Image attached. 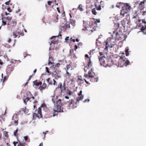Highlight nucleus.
Wrapping results in <instances>:
<instances>
[{
    "label": "nucleus",
    "instance_id": "f257e3e1",
    "mask_svg": "<svg viewBox=\"0 0 146 146\" xmlns=\"http://www.w3.org/2000/svg\"><path fill=\"white\" fill-rule=\"evenodd\" d=\"M119 4L121 6L123 5V6L122 7V9L121 11L120 14L124 16L125 13H127L130 11L131 7L127 3L124 4L123 3L120 2Z\"/></svg>",
    "mask_w": 146,
    "mask_h": 146
},
{
    "label": "nucleus",
    "instance_id": "f03ea898",
    "mask_svg": "<svg viewBox=\"0 0 146 146\" xmlns=\"http://www.w3.org/2000/svg\"><path fill=\"white\" fill-rule=\"evenodd\" d=\"M46 106L44 104H42L40 107H39L37 111H36L37 113H35L33 114V116L34 117H36L38 118H40L42 117V113H41V108L45 106Z\"/></svg>",
    "mask_w": 146,
    "mask_h": 146
},
{
    "label": "nucleus",
    "instance_id": "7ed1b4c3",
    "mask_svg": "<svg viewBox=\"0 0 146 146\" xmlns=\"http://www.w3.org/2000/svg\"><path fill=\"white\" fill-rule=\"evenodd\" d=\"M125 58L124 57L121 56L120 58L118 61L117 65L118 67H122L124 65V62H125Z\"/></svg>",
    "mask_w": 146,
    "mask_h": 146
},
{
    "label": "nucleus",
    "instance_id": "20e7f679",
    "mask_svg": "<svg viewBox=\"0 0 146 146\" xmlns=\"http://www.w3.org/2000/svg\"><path fill=\"white\" fill-rule=\"evenodd\" d=\"M116 39L118 40L123 41L125 40L126 36L123 34H119L118 33H116Z\"/></svg>",
    "mask_w": 146,
    "mask_h": 146
},
{
    "label": "nucleus",
    "instance_id": "39448f33",
    "mask_svg": "<svg viewBox=\"0 0 146 146\" xmlns=\"http://www.w3.org/2000/svg\"><path fill=\"white\" fill-rule=\"evenodd\" d=\"M61 105L59 104V105H56L57 110L54 111V113L52 115V116L54 117L56 115V114H55L56 112H63L62 108V109Z\"/></svg>",
    "mask_w": 146,
    "mask_h": 146
},
{
    "label": "nucleus",
    "instance_id": "423d86ee",
    "mask_svg": "<svg viewBox=\"0 0 146 146\" xmlns=\"http://www.w3.org/2000/svg\"><path fill=\"white\" fill-rule=\"evenodd\" d=\"M144 1H141L139 4L138 7L141 10H143L145 7V1H146V0H143Z\"/></svg>",
    "mask_w": 146,
    "mask_h": 146
},
{
    "label": "nucleus",
    "instance_id": "0eeeda50",
    "mask_svg": "<svg viewBox=\"0 0 146 146\" xmlns=\"http://www.w3.org/2000/svg\"><path fill=\"white\" fill-rule=\"evenodd\" d=\"M105 48H104V50L106 51H108V48H111L113 47L114 45V44H113L109 45L108 42H105Z\"/></svg>",
    "mask_w": 146,
    "mask_h": 146
},
{
    "label": "nucleus",
    "instance_id": "6e6552de",
    "mask_svg": "<svg viewBox=\"0 0 146 146\" xmlns=\"http://www.w3.org/2000/svg\"><path fill=\"white\" fill-rule=\"evenodd\" d=\"M107 60L106 57L104 56H101V65L105 66H106V62Z\"/></svg>",
    "mask_w": 146,
    "mask_h": 146
},
{
    "label": "nucleus",
    "instance_id": "1a4fd4ad",
    "mask_svg": "<svg viewBox=\"0 0 146 146\" xmlns=\"http://www.w3.org/2000/svg\"><path fill=\"white\" fill-rule=\"evenodd\" d=\"M133 19L134 20V22L137 24L139 23L141 21V20L139 19V16L137 15H136L135 16H133Z\"/></svg>",
    "mask_w": 146,
    "mask_h": 146
},
{
    "label": "nucleus",
    "instance_id": "9d476101",
    "mask_svg": "<svg viewBox=\"0 0 146 146\" xmlns=\"http://www.w3.org/2000/svg\"><path fill=\"white\" fill-rule=\"evenodd\" d=\"M82 91L81 90L80 92V93L78 94L79 96L77 98V101L78 102H79L80 100H82L84 97V96L82 94Z\"/></svg>",
    "mask_w": 146,
    "mask_h": 146
},
{
    "label": "nucleus",
    "instance_id": "9b49d317",
    "mask_svg": "<svg viewBox=\"0 0 146 146\" xmlns=\"http://www.w3.org/2000/svg\"><path fill=\"white\" fill-rule=\"evenodd\" d=\"M99 39V38L98 39H96V49L98 48V49H99L100 48V42L99 40L98 39Z\"/></svg>",
    "mask_w": 146,
    "mask_h": 146
},
{
    "label": "nucleus",
    "instance_id": "f8f14e48",
    "mask_svg": "<svg viewBox=\"0 0 146 146\" xmlns=\"http://www.w3.org/2000/svg\"><path fill=\"white\" fill-rule=\"evenodd\" d=\"M15 115H14V116H13L12 118V120H14V123L16 125H17L18 124V120L17 119V115H16V114L15 115V117H17V119L16 120H14V116H15Z\"/></svg>",
    "mask_w": 146,
    "mask_h": 146
},
{
    "label": "nucleus",
    "instance_id": "ddd939ff",
    "mask_svg": "<svg viewBox=\"0 0 146 146\" xmlns=\"http://www.w3.org/2000/svg\"><path fill=\"white\" fill-rule=\"evenodd\" d=\"M46 84L44 83L42 85V86L40 87L39 89L40 90L44 89L46 87Z\"/></svg>",
    "mask_w": 146,
    "mask_h": 146
},
{
    "label": "nucleus",
    "instance_id": "4468645a",
    "mask_svg": "<svg viewBox=\"0 0 146 146\" xmlns=\"http://www.w3.org/2000/svg\"><path fill=\"white\" fill-rule=\"evenodd\" d=\"M72 101L73 100H72L71 101H70L69 102H65V103L67 104H68V105H69V107H70L71 104H72Z\"/></svg>",
    "mask_w": 146,
    "mask_h": 146
},
{
    "label": "nucleus",
    "instance_id": "2eb2a0df",
    "mask_svg": "<svg viewBox=\"0 0 146 146\" xmlns=\"http://www.w3.org/2000/svg\"><path fill=\"white\" fill-rule=\"evenodd\" d=\"M78 9H79L80 11H83V9L82 8V4H80L77 8Z\"/></svg>",
    "mask_w": 146,
    "mask_h": 146
},
{
    "label": "nucleus",
    "instance_id": "dca6fc26",
    "mask_svg": "<svg viewBox=\"0 0 146 146\" xmlns=\"http://www.w3.org/2000/svg\"><path fill=\"white\" fill-rule=\"evenodd\" d=\"M30 99H31V98L27 97L26 98H25V99H23V102L25 104H26L27 102Z\"/></svg>",
    "mask_w": 146,
    "mask_h": 146
},
{
    "label": "nucleus",
    "instance_id": "f3484780",
    "mask_svg": "<svg viewBox=\"0 0 146 146\" xmlns=\"http://www.w3.org/2000/svg\"><path fill=\"white\" fill-rule=\"evenodd\" d=\"M4 19H5L6 21H11L12 19V18L10 17L7 16L6 17H4Z\"/></svg>",
    "mask_w": 146,
    "mask_h": 146
},
{
    "label": "nucleus",
    "instance_id": "a211bd4d",
    "mask_svg": "<svg viewBox=\"0 0 146 146\" xmlns=\"http://www.w3.org/2000/svg\"><path fill=\"white\" fill-rule=\"evenodd\" d=\"M146 30V26H142L141 29V30L144 33H145V31Z\"/></svg>",
    "mask_w": 146,
    "mask_h": 146
},
{
    "label": "nucleus",
    "instance_id": "6ab92c4d",
    "mask_svg": "<svg viewBox=\"0 0 146 146\" xmlns=\"http://www.w3.org/2000/svg\"><path fill=\"white\" fill-rule=\"evenodd\" d=\"M121 23L123 27H125V21L124 20H123L122 21H121Z\"/></svg>",
    "mask_w": 146,
    "mask_h": 146
},
{
    "label": "nucleus",
    "instance_id": "aec40b11",
    "mask_svg": "<svg viewBox=\"0 0 146 146\" xmlns=\"http://www.w3.org/2000/svg\"><path fill=\"white\" fill-rule=\"evenodd\" d=\"M130 62L128 60H127L125 62H124V65L125 66H127L130 64Z\"/></svg>",
    "mask_w": 146,
    "mask_h": 146
},
{
    "label": "nucleus",
    "instance_id": "412c9836",
    "mask_svg": "<svg viewBox=\"0 0 146 146\" xmlns=\"http://www.w3.org/2000/svg\"><path fill=\"white\" fill-rule=\"evenodd\" d=\"M50 78H49L48 79H46V80L49 84L51 85L52 84V81H50Z\"/></svg>",
    "mask_w": 146,
    "mask_h": 146
},
{
    "label": "nucleus",
    "instance_id": "4be33fe9",
    "mask_svg": "<svg viewBox=\"0 0 146 146\" xmlns=\"http://www.w3.org/2000/svg\"><path fill=\"white\" fill-rule=\"evenodd\" d=\"M88 68L91 67L92 66V64L90 59V61L88 63Z\"/></svg>",
    "mask_w": 146,
    "mask_h": 146
},
{
    "label": "nucleus",
    "instance_id": "5701e85b",
    "mask_svg": "<svg viewBox=\"0 0 146 146\" xmlns=\"http://www.w3.org/2000/svg\"><path fill=\"white\" fill-rule=\"evenodd\" d=\"M56 105H59V104L62 105L61 102V100L60 99H58V100L56 101Z\"/></svg>",
    "mask_w": 146,
    "mask_h": 146
},
{
    "label": "nucleus",
    "instance_id": "b1692460",
    "mask_svg": "<svg viewBox=\"0 0 146 146\" xmlns=\"http://www.w3.org/2000/svg\"><path fill=\"white\" fill-rule=\"evenodd\" d=\"M129 49H125V52L126 55L127 56H129Z\"/></svg>",
    "mask_w": 146,
    "mask_h": 146
},
{
    "label": "nucleus",
    "instance_id": "393cba45",
    "mask_svg": "<svg viewBox=\"0 0 146 146\" xmlns=\"http://www.w3.org/2000/svg\"><path fill=\"white\" fill-rule=\"evenodd\" d=\"M58 42L57 41H54V40H52V41L51 42L50 45H51L52 44H57Z\"/></svg>",
    "mask_w": 146,
    "mask_h": 146
},
{
    "label": "nucleus",
    "instance_id": "a878e982",
    "mask_svg": "<svg viewBox=\"0 0 146 146\" xmlns=\"http://www.w3.org/2000/svg\"><path fill=\"white\" fill-rule=\"evenodd\" d=\"M92 12L94 15H96L97 13L96 12V10L95 9H93L92 10Z\"/></svg>",
    "mask_w": 146,
    "mask_h": 146
},
{
    "label": "nucleus",
    "instance_id": "bb28decb",
    "mask_svg": "<svg viewBox=\"0 0 146 146\" xmlns=\"http://www.w3.org/2000/svg\"><path fill=\"white\" fill-rule=\"evenodd\" d=\"M94 75L92 74L91 72H88V76L90 78H92L94 77Z\"/></svg>",
    "mask_w": 146,
    "mask_h": 146
},
{
    "label": "nucleus",
    "instance_id": "cd10ccee",
    "mask_svg": "<svg viewBox=\"0 0 146 146\" xmlns=\"http://www.w3.org/2000/svg\"><path fill=\"white\" fill-rule=\"evenodd\" d=\"M42 82H36L35 84L36 86H39L40 85L42 84Z\"/></svg>",
    "mask_w": 146,
    "mask_h": 146
},
{
    "label": "nucleus",
    "instance_id": "c85d7f7f",
    "mask_svg": "<svg viewBox=\"0 0 146 146\" xmlns=\"http://www.w3.org/2000/svg\"><path fill=\"white\" fill-rule=\"evenodd\" d=\"M4 134L5 137H8V135L7 133V132L6 131H5L4 132Z\"/></svg>",
    "mask_w": 146,
    "mask_h": 146
},
{
    "label": "nucleus",
    "instance_id": "c756f323",
    "mask_svg": "<svg viewBox=\"0 0 146 146\" xmlns=\"http://www.w3.org/2000/svg\"><path fill=\"white\" fill-rule=\"evenodd\" d=\"M88 67L87 66H85L84 68V71L85 72H86L87 70L88 69Z\"/></svg>",
    "mask_w": 146,
    "mask_h": 146
},
{
    "label": "nucleus",
    "instance_id": "7c9ffc66",
    "mask_svg": "<svg viewBox=\"0 0 146 146\" xmlns=\"http://www.w3.org/2000/svg\"><path fill=\"white\" fill-rule=\"evenodd\" d=\"M59 36H62L61 35V34H60L59 36H52V37L50 38V39H52L53 38H55V37H59Z\"/></svg>",
    "mask_w": 146,
    "mask_h": 146
},
{
    "label": "nucleus",
    "instance_id": "2f4dec72",
    "mask_svg": "<svg viewBox=\"0 0 146 146\" xmlns=\"http://www.w3.org/2000/svg\"><path fill=\"white\" fill-rule=\"evenodd\" d=\"M18 129H17L15 130V131L14 132V135L15 136H17V132Z\"/></svg>",
    "mask_w": 146,
    "mask_h": 146
},
{
    "label": "nucleus",
    "instance_id": "473e14b6",
    "mask_svg": "<svg viewBox=\"0 0 146 146\" xmlns=\"http://www.w3.org/2000/svg\"><path fill=\"white\" fill-rule=\"evenodd\" d=\"M45 69H46V72L48 74L50 73V72L48 70V68L47 67H46V68H45Z\"/></svg>",
    "mask_w": 146,
    "mask_h": 146
},
{
    "label": "nucleus",
    "instance_id": "72a5a7b5",
    "mask_svg": "<svg viewBox=\"0 0 146 146\" xmlns=\"http://www.w3.org/2000/svg\"><path fill=\"white\" fill-rule=\"evenodd\" d=\"M2 23H3V24H2V26L3 25H6V21H2Z\"/></svg>",
    "mask_w": 146,
    "mask_h": 146
},
{
    "label": "nucleus",
    "instance_id": "f704fd0d",
    "mask_svg": "<svg viewBox=\"0 0 146 146\" xmlns=\"http://www.w3.org/2000/svg\"><path fill=\"white\" fill-rule=\"evenodd\" d=\"M24 138L25 140L26 141H27V140L28 139V136H24Z\"/></svg>",
    "mask_w": 146,
    "mask_h": 146
},
{
    "label": "nucleus",
    "instance_id": "c9c22d12",
    "mask_svg": "<svg viewBox=\"0 0 146 146\" xmlns=\"http://www.w3.org/2000/svg\"><path fill=\"white\" fill-rule=\"evenodd\" d=\"M11 0H9V1L6 2L5 3V4L6 5H8L9 4V3L10 1Z\"/></svg>",
    "mask_w": 146,
    "mask_h": 146
},
{
    "label": "nucleus",
    "instance_id": "e433bc0d",
    "mask_svg": "<svg viewBox=\"0 0 146 146\" xmlns=\"http://www.w3.org/2000/svg\"><path fill=\"white\" fill-rule=\"evenodd\" d=\"M68 94L69 95H71L72 94V93L69 90L68 92Z\"/></svg>",
    "mask_w": 146,
    "mask_h": 146
},
{
    "label": "nucleus",
    "instance_id": "4c0bfd02",
    "mask_svg": "<svg viewBox=\"0 0 146 146\" xmlns=\"http://www.w3.org/2000/svg\"><path fill=\"white\" fill-rule=\"evenodd\" d=\"M7 10L9 12H11V10L9 7L7 8Z\"/></svg>",
    "mask_w": 146,
    "mask_h": 146
},
{
    "label": "nucleus",
    "instance_id": "58836bf2",
    "mask_svg": "<svg viewBox=\"0 0 146 146\" xmlns=\"http://www.w3.org/2000/svg\"><path fill=\"white\" fill-rule=\"evenodd\" d=\"M96 23L97 22V23H100V19H96V21L95 22Z\"/></svg>",
    "mask_w": 146,
    "mask_h": 146
},
{
    "label": "nucleus",
    "instance_id": "ea45409f",
    "mask_svg": "<svg viewBox=\"0 0 146 146\" xmlns=\"http://www.w3.org/2000/svg\"><path fill=\"white\" fill-rule=\"evenodd\" d=\"M17 146H25V145H23L22 143H19L18 145Z\"/></svg>",
    "mask_w": 146,
    "mask_h": 146
},
{
    "label": "nucleus",
    "instance_id": "a19ab883",
    "mask_svg": "<svg viewBox=\"0 0 146 146\" xmlns=\"http://www.w3.org/2000/svg\"><path fill=\"white\" fill-rule=\"evenodd\" d=\"M142 22L143 23H144V24H146V22L145 21V19H143V20H142Z\"/></svg>",
    "mask_w": 146,
    "mask_h": 146
},
{
    "label": "nucleus",
    "instance_id": "79ce46f5",
    "mask_svg": "<svg viewBox=\"0 0 146 146\" xmlns=\"http://www.w3.org/2000/svg\"><path fill=\"white\" fill-rule=\"evenodd\" d=\"M74 47H75L74 50H76L78 48V46L76 45H75Z\"/></svg>",
    "mask_w": 146,
    "mask_h": 146
},
{
    "label": "nucleus",
    "instance_id": "37998d69",
    "mask_svg": "<svg viewBox=\"0 0 146 146\" xmlns=\"http://www.w3.org/2000/svg\"><path fill=\"white\" fill-rule=\"evenodd\" d=\"M90 100L89 99H86L84 101V102H86L87 101H88V102H89Z\"/></svg>",
    "mask_w": 146,
    "mask_h": 146
},
{
    "label": "nucleus",
    "instance_id": "c03bdc74",
    "mask_svg": "<svg viewBox=\"0 0 146 146\" xmlns=\"http://www.w3.org/2000/svg\"><path fill=\"white\" fill-rule=\"evenodd\" d=\"M47 3H48V5H51L50 3H52V2L50 1H48V2Z\"/></svg>",
    "mask_w": 146,
    "mask_h": 146
},
{
    "label": "nucleus",
    "instance_id": "a18cd8bd",
    "mask_svg": "<svg viewBox=\"0 0 146 146\" xmlns=\"http://www.w3.org/2000/svg\"><path fill=\"white\" fill-rule=\"evenodd\" d=\"M71 22V24H72V25L73 26H74L75 25V21H73V23H72V22Z\"/></svg>",
    "mask_w": 146,
    "mask_h": 146
},
{
    "label": "nucleus",
    "instance_id": "49530a36",
    "mask_svg": "<svg viewBox=\"0 0 146 146\" xmlns=\"http://www.w3.org/2000/svg\"><path fill=\"white\" fill-rule=\"evenodd\" d=\"M84 76L86 78H87L88 76L87 74H85L84 75Z\"/></svg>",
    "mask_w": 146,
    "mask_h": 146
},
{
    "label": "nucleus",
    "instance_id": "de8ad7c7",
    "mask_svg": "<svg viewBox=\"0 0 146 146\" xmlns=\"http://www.w3.org/2000/svg\"><path fill=\"white\" fill-rule=\"evenodd\" d=\"M53 82H54L53 83V84L54 85H55V83L56 82L54 79H53Z\"/></svg>",
    "mask_w": 146,
    "mask_h": 146
},
{
    "label": "nucleus",
    "instance_id": "09e8293b",
    "mask_svg": "<svg viewBox=\"0 0 146 146\" xmlns=\"http://www.w3.org/2000/svg\"><path fill=\"white\" fill-rule=\"evenodd\" d=\"M69 37L68 36V37H67L65 39V40H69Z\"/></svg>",
    "mask_w": 146,
    "mask_h": 146
},
{
    "label": "nucleus",
    "instance_id": "8fccbe9b",
    "mask_svg": "<svg viewBox=\"0 0 146 146\" xmlns=\"http://www.w3.org/2000/svg\"><path fill=\"white\" fill-rule=\"evenodd\" d=\"M141 26V25L139 24V25H137L136 26V28H138L139 27H140Z\"/></svg>",
    "mask_w": 146,
    "mask_h": 146
},
{
    "label": "nucleus",
    "instance_id": "3c124183",
    "mask_svg": "<svg viewBox=\"0 0 146 146\" xmlns=\"http://www.w3.org/2000/svg\"><path fill=\"white\" fill-rule=\"evenodd\" d=\"M97 10H100V5H99V6L98 8L97 9Z\"/></svg>",
    "mask_w": 146,
    "mask_h": 146
},
{
    "label": "nucleus",
    "instance_id": "603ef678",
    "mask_svg": "<svg viewBox=\"0 0 146 146\" xmlns=\"http://www.w3.org/2000/svg\"><path fill=\"white\" fill-rule=\"evenodd\" d=\"M82 44V43H81V42H80V43H78V46H79V47H78V48H80V47L79 46L80 45H81Z\"/></svg>",
    "mask_w": 146,
    "mask_h": 146
},
{
    "label": "nucleus",
    "instance_id": "864d4df0",
    "mask_svg": "<svg viewBox=\"0 0 146 146\" xmlns=\"http://www.w3.org/2000/svg\"><path fill=\"white\" fill-rule=\"evenodd\" d=\"M13 35L14 36L15 38H16L17 37V35H16L15 34H14V33H13Z\"/></svg>",
    "mask_w": 146,
    "mask_h": 146
},
{
    "label": "nucleus",
    "instance_id": "5fc2aeb1",
    "mask_svg": "<svg viewBox=\"0 0 146 146\" xmlns=\"http://www.w3.org/2000/svg\"><path fill=\"white\" fill-rule=\"evenodd\" d=\"M66 73L67 74V75H68V76H70V73H69V72H68L67 71V70L66 71Z\"/></svg>",
    "mask_w": 146,
    "mask_h": 146
},
{
    "label": "nucleus",
    "instance_id": "6e6d98bb",
    "mask_svg": "<svg viewBox=\"0 0 146 146\" xmlns=\"http://www.w3.org/2000/svg\"><path fill=\"white\" fill-rule=\"evenodd\" d=\"M68 27L69 28H70V25H68V24L66 25V27L67 28Z\"/></svg>",
    "mask_w": 146,
    "mask_h": 146
},
{
    "label": "nucleus",
    "instance_id": "4d7b16f0",
    "mask_svg": "<svg viewBox=\"0 0 146 146\" xmlns=\"http://www.w3.org/2000/svg\"><path fill=\"white\" fill-rule=\"evenodd\" d=\"M84 80L85 81V82H86L87 84H88L89 83L88 81H86V79H84Z\"/></svg>",
    "mask_w": 146,
    "mask_h": 146
},
{
    "label": "nucleus",
    "instance_id": "13d9d810",
    "mask_svg": "<svg viewBox=\"0 0 146 146\" xmlns=\"http://www.w3.org/2000/svg\"><path fill=\"white\" fill-rule=\"evenodd\" d=\"M31 76H29V78L28 79V81H29V80H30V79H31Z\"/></svg>",
    "mask_w": 146,
    "mask_h": 146
},
{
    "label": "nucleus",
    "instance_id": "bf43d9fd",
    "mask_svg": "<svg viewBox=\"0 0 146 146\" xmlns=\"http://www.w3.org/2000/svg\"><path fill=\"white\" fill-rule=\"evenodd\" d=\"M65 98L66 99H69V97L68 96H65Z\"/></svg>",
    "mask_w": 146,
    "mask_h": 146
},
{
    "label": "nucleus",
    "instance_id": "052dcab7",
    "mask_svg": "<svg viewBox=\"0 0 146 146\" xmlns=\"http://www.w3.org/2000/svg\"><path fill=\"white\" fill-rule=\"evenodd\" d=\"M11 39L9 38L8 40V42L9 43L11 41Z\"/></svg>",
    "mask_w": 146,
    "mask_h": 146
},
{
    "label": "nucleus",
    "instance_id": "680f3d73",
    "mask_svg": "<svg viewBox=\"0 0 146 146\" xmlns=\"http://www.w3.org/2000/svg\"><path fill=\"white\" fill-rule=\"evenodd\" d=\"M116 6L118 8H120V6L119 5H116Z\"/></svg>",
    "mask_w": 146,
    "mask_h": 146
},
{
    "label": "nucleus",
    "instance_id": "e2e57ef3",
    "mask_svg": "<svg viewBox=\"0 0 146 146\" xmlns=\"http://www.w3.org/2000/svg\"><path fill=\"white\" fill-rule=\"evenodd\" d=\"M52 64V62H51L50 60H49V62H48V64Z\"/></svg>",
    "mask_w": 146,
    "mask_h": 146
},
{
    "label": "nucleus",
    "instance_id": "0e129e2a",
    "mask_svg": "<svg viewBox=\"0 0 146 146\" xmlns=\"http://www.w3.org/2000/svg\"><path fill=\"white\" fill-rule=\"evenodd\" d=\"M85 57L88 58V55L87 54H86L85 55Z\"/></svg>",
    "mask_w": 146,
    "mask_h": 146
},
{
    "label": "nucleus",
    "instance_id": "69168bd1",
    "mask_svg": "<svg viewBox=\"0 0 146 146\" xmlns=\"http://www.w3.org/2000/svg\"><path fill=\"white\" fill-rule=\"evenodd\" d=\"M56 9L57 10V11L59 13H60V11L59 10V8L58 7H57L56 8Z\"/></svg>",
    "mask_w": 146,
    "mask_h": 146
},
{
    "label": "nucleus",
    "instance_id": "338daca9",
    "mask_svg": "<svg viewBox=\"0 0 146 146\" xmlns=\"http://www.w3.org/2000/svg\"><path fill=\"white\" fill-rule=\"evenodd\" d=\"M5 15L7 16L8 15H9L10 14L9 13H7V12H5Z\"/></svg>",
    "mask_w": 146,
    "mask_h": 146
},
{
    "label": "nucleus",
    "instance_id": "774afa93",
    "mask_svg": "<svg viewBox=\"0 0 146 146\" xmlns=\"http://www.w3.org/2000/svg\"><path fill=\"white\" fill-rule=\"evenodd\" d=\"M39 146H42V143H40V144Z\"/></svg>",
    "mask_w": 146,
    "mask_h": 146
}]
</instances>
